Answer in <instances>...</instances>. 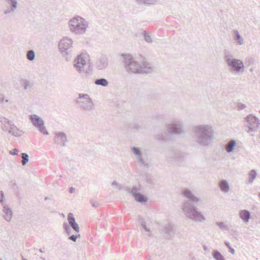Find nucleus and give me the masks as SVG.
<instances>
[{
  "instance_id": "obj_38",
  "label": "nucleus",
  "mask_w": 260,
  "mask_h": 260,
  "mask_svg": "<svg viewBox=\"0 0 260 260\" xmlns=\"http://www.w3.org/2000/svg\"><path fill=\"white\" fill-rule=\"evenodd\" d=\"M155 138L157 140L162 141L165 139V136L162 133H160L155 135Z\"/></svg>"
},
{
  "instance_id": "obj_1",
  "label": "nucleus",
  "mask_w": 260,
  "mask_h": 260,
  "mask_svg": "<svg viewBox=\"0 0 260 260\" xmlns=\"http://www.w3.org/2000/svg\"><path fill=\"white\" fill-rule=\"evenodd\" d=\"M182 194L187 199L182 203V210L186 217L196 222H202L206 218L201 211L198 210V205L202 199L194 195L189 189L183 190Z\"/></svg>"
},
{
  "instance_id": "obj_37",
  "label": "nucleus",
  "mask_w": 260,
  "mask_h": 260,
  "mask_svg": "<svg viewBox=\"0 0 260 260\" xmlns=\"http://www.w3.org/2000/svg\"><path fill=\"white\" fill-rule=\"evenodd\" d=\"M83 73H85V76L86 77H87L91 75L92 74V68H91V66H89L88 67V68L86 69L85 72H84Z\"/></svg>"
},
{
  "instance_id": "obj_7",
  "label": "nucleus",
  "mask_w": 260,
  "mask_h": 260,
  "mask_svg": "<svg viewBox=\"0 0 260 260\" xmlns=\"http://www.w3.org/2000/svg\"><path fill=\"white\" fill-rule=\"evenodd\" d=\"M76 103L80 109L84 111H90L94 109V103L89 95L86 93H79Z\"/></svg>"
},
{
  "instance_id": "obj_58",
  "label": "nucleus",
  "mask_w": 260,
  "mask_h": 260,
  "mask_svg": "<svg viewBox=\"0 0 260 260\" xmlns=\"http://www.w3.org/2000/svg\"><path fill=\"white\" fill-rule=\"evenodd\" d=\"M44 249V248L39 249V251L41 252H42V253L45 252Z\"/></svg>"
},
{
  "instance_id": "obj_60",
  "label": "nucleus",
  "mask_w": 260,
  "mask_h": 260,
  "mask_svg": "<svg viewBox=\"0 0 260 260\" xmlns=\"http://www.w3.org/2000/svg\"><path fill=\"white\" fill-rule=\"evenodd\" d=\"M0 203H3V198L1 197L0 198Z\"/></svg>"
},
{
  "instance_id": "obj_22",
  "label": "nucleus",
  "mask_w": 260,
  "mask_h": 260,
  "mask_svg": "<svg viewBox=\"0 0 260 260\" xmlns=\"http://www.w3.org/2000/svg\"><path fill=\"white\" fill-rule=\"evenodd\" d=\"M234 39L237 43L239 45H241L244 44L243 39L241 36L239 31L237 30H234Z\"/></svg>"
},
{
  "instance_id": "obj_29",
  "label": "nucleus",
  "mask_w": 260,
  "mask_h": 260,
  "mask_svg": "<svg viewBox=\"0 0 260 260\" xmlns=\"http://www.w3.org/2000/svg\"><path fill=\"white\" fill-rule=\"evenodd\" d=\"M8 133L12 134L15 137H19L22 135V132L18 128L15 129V130H9Z\"/></svg>"
},
{
  "instance_id": "obj_9",
  "label": "nucleus",
  "mask_w": 260,
  "mask_h": 260,
  "mask_svg": "<svg viewBox=\"0 0 260 260\" xmlns=\"http://www.w3.org/2000/svg\"><path fill=\"white\" fill-rule=\"evenodd\" d=\"M167 130L170 134L182 135L184 132L183 123L181 121H174L166 125Z\"/></svg>"
},
{
  "instance_id": "obj_16",
  "label": "nucleus",
  "mask_w": 260,
  "mask_h": 260,
  "mask_svg": "<svg viewBox=\"0 0 260 260\" xmlns=\"http://www.w3.org/2000/svg\"><path fill=\"white\" fill-rule=\"evenodd\" d=\"M29 120L31 121L34 126L37 128L44 125L43 120L37 115L32 114L30 115Z\"/></svg>"
},
{
  "instance_id": "obj_48",
  "label": "nucleus",
  "mask_w": 260,
  "mask_h": 260,
  "mask_svg": "<svg viewBox=\"0 0 260 260\" xmlns=\"http://www.w3.org/2000/svg\"><path fill=\"white\" fill-rule=\"evenodd\" d=\"M23 84H24L23 86H24V89H27L28 87L29 86V81L26 80L24 81Z\"/></svg>"
},
{
  "instance_id": "obj_12",
  "label": "nucleus",
  "mask_w": 260,
  "mask_h": 260,
  "mask_svg": "<svg viewBox=\"0 0 260 260\" xmlns=\"http://www.w3.org/2000/svg\"><path fill=\"white\" fill-rule=\"evenodd\" d=\"M86 64V61L83 58L82 54L77 56L74 60L73 66L79 74L83 73L84 71V67Z\"/></svg>"
},
{
  "instance_id": "obj_30",
  "label": "nucleus",
  "mask_w": 260,
  "mask_h": 260,
  "mask_svg": "<svg viewBox=\"0 0 260 260\" xmlns=\"http://www.w3.org/2000/svg\"><path fill=\"white\" fill-rule=\"evenodd\" d=\"M138 4L153 5L157 0H136Z\"/></svg>"
},
{
  "instance_id": "obj_21",
  "label": "nucleus",
  "mask_w": 260,
  "mask_h": 260,
  "mask_svg": "<svg viewBox=\"0 0 260 260\" xmlns=\"http://www.w3.org/2000/svg\"><path fill=\"white\" fill-rule=\"evenodd\" d=\"M236 141L235 140H232L229 141L225 145V149L228 153L232 152L236 146Z\"/></svg>"
},
{
  "instance_id": "obj_11",
  "label": "nucleus",
  "mask_w": 260,
  "mask_h": 260,
  "mask_svg": "<svg viewBox=\"0 0 260 260\" xmlns=\"http://www.w3.org/2000/svg\"><path fill=\"white\" fill-rule=\"evenodd\" d=\"M176 230L175 225L171 223H168L164 225L161 233L167 240H171L175 235Z\"/></svg>"
},
{
  "instance_id": "obj_61",
  "label": "nucleus",
  "mask_w": 260,
  "mask_h": 260,
  "mask_svg": "<svg viewBox=\"0 0 260 260\" xmlns=\"http://www.w3.org/2000/svg\"><path fill=\"white\" fill-rule=\"evenodd\" d=\"M4 101V98H2L1 99V103H3Z\"/></svg>"
},
{
  "instance_id": "obj_34",
  "label": "nucleus",
  "mask_w": 260,
  "mask_h": 260,
  "mask_svg": "<svg viewBox=\"0 0 260 260\" xmlns=\"http://www.w3.org/2000/svg\"><path fill=\"white\" fill-rule=\"evenodd\" d=\"M144 37L145 41L147 43H152V40L150 35H149L146 31H143Z\"/></svg>"
},
{
  "instance_id": "obj_20",
  "label": "nucleus",
  "mask_w": 260,
  "mask_h": 260,
  "mask_svg": "<svg viewBox=\"0 0 260 260\" xmlns=\"http://www.w3.org/2000/svg\"><path fill=\"white\" fill-rule=\"evenodd\" d=\"M219 186L221 190L224 192H227L229 190L230 186L228 181L225 180H222L219 182Z\"/></svg>"
},
{
  "instance_id": "obj_2",
  "label": "nucleus",
  "mask_w": 260,
  "mask_h": 260,
  "mask_svg": "<svg viewBox=\"0 0 260 260\" xmlns=\"http://www.w3.org/2000/svg\"><path fill=\"white\" fill-rule=\"evenodd\" d=\"M126 71L128 73H149L152 71L151 63L142 56L134 58L131 54H121Z\"/></svg>"
},
{
  "instance_id": "obj_5",
  "label": "nucleus",
  "mask_w": 260,
  "mask_h": 260,
  "mask_svg": "<svg viewBox=\"0 0 260 260\" xmlns=\"http://www.w3.org/2000/svg\"><path fill=\"white\" fill-rule=\"evenodd\" d=\"M70 30L76 35L84 34L88 26V22L84 18L77 16L69 22Z\"/></svg>"
},
{
  "instance_id": "obj_44",
  "label": "nucleus",
  "mask_w": 260,
  "mask_h": 260,
  "mask_svg": "<svg viewBox=\"0 0 260 260\" xmlns=\"http://www.w3.org/2000/svg\"><path fill=\"white\" fill-rule=\"evenodd\" d=\"M246 107V106L243 103H239L237 104V108L239 110L244 109Z\"/></svg>"
},
{
  "instance_id": "obj_10",
  "label": "nucleus",
  "mask_w": 260,
  "mask_h": 260,
  "mask_svg": "<svg viewBox=\"0 0 260 260\" xmlns=\"http://www.w3.org/2000/svg\"><path fill=\"white\" fill-rule=\"evenodd\" d=\"M166 157L168 160L172 161L174 160L176 162L181 161L183 158V154L179 150L174 149L168 150L166 153Z\"/></svg>"
},
{
  "instance_id": "obj_64",
  "label": "nucleus",
  "mask_w": 260,
  "mask_h": 260,
  "mask_svg": "<svg viewBox=\"0 0 260 260\" xmlns=\"http://www.w3.org/2000/svg\"><path fill=\"white\" fill-rule=\"evenodd\" d=\"M206 249H207V247H204V249L206 250Z\"/></svg>"
},
{
  "instance_id": "obj_23",
  "label": "nucleus",
  "mask_w": 260,
  "mask_h": 260,
  "mask_svg": "<svg viewBox=\"0 0 260 260\" xmlns=\"http://www.w3.org/2000/svg\"><path fill=\"white\" fill-rule=\"evenodd\" d=\"M133 197L137 202L141 204H144L147 201V198L140 193L134 196Z\"/></svg>"
},
{
  "instance_id": "obj_24",
  "label": "nucleus",
  "mask_w": 260,
  "mask_h": 260,
  "mask_svg": "<svg viewBox=\"0 0 260 260\" xmlns=\"http://www.w3.org/2000/svg\"><path fill=\"white\" fill-rule=\"evenodd\" d=\"M257 176V173L255 170H251L248 173V180L247 184H252Z\"/></svg>"
},
{
  "instance_id": "obj_13",
  "label": "nucleus",
  "mask_w": 260,
  "mask_h": 260,
  "mask_svg": "<svg viewBox=\"0 0 260 260\" xmlns=\"http://www.w3.org/2000/svg\"><path fill=\"white\" fill-rule=\"evenodd\" d=\"M6 4L7 9L4 11V14L8 15L13 14L18 6L17 0H4Z\"/></svg>"
},
{
  "instance_id": "obj_18",
  "label": "nucleus",
  "mask_w": 260,
  "mask_h": 260,
  "mask_svg": "<svg viewBox=\"0 0 260 260\" xmlns=\"http://www.w3.org/2000/svg\"><path fill=\"white\" fill-rule=\"evenodd\" d=\"M3 211L5 213V215L4 216L5 219L7 221H10L13 214L11 209L6 205H3Z\"/></svg>"
},
{
  "instance_id": "obj_57",
  "label": "nucleus",
  "mask_w": 260,
  "mask_h": 260,
  "mask_svg": "<svg viewBox=\"0 0 260 260\" xmlns=\"http://www.w3.org/2000/svg\"><path fill=\"white\" fill-rule=\"evenodd\" d=\"M136 156L138 159H139L142 157L141 152L140 153L139 155H137Z\"/></svg>"
},
{
  "instance_id": "obj_43",
  "label": "nucleus",
  "mask_w": 260,
  "mask_h": 260,
  "mask_svg": "<svg viewBox=\"0 0 260 260\" xmlns=\"http://www.w3.org/2000/svg\"><path fill=\"white\" fill-rule=\"evenodd\" d=\"M80 237V234H78V235H72L69 237V239L70 240L73 241V242H76L77 240V237Z\"/></svg>"
},
{
  "instance_id": "obj_39",
  "label": "nucleus",
  "mask_w": 260,
  "mask_h": 260,
  "mask_svg": "<svg viewBox=\"0 0 260 260\" xmlns=\"http://www.w3.org/2000/svg\"><path fill=\"white\" fill-rule=\"evenodd\" d=\"M225 245L229 249V251L233 254H234L235 253V251L233 248L231 247L230 243L229 242L226 241L225 242Z\"/></svg>"
},
{
  "instance_id": "obj_62",
  "label": "nucleus",
  "mask_w": 260,
  "mask_h": 260,
  "mask_svg": "<svg viewBox=\"0 0 260 260\" xmlns=\"http://www.w3.org/2000/svg\"><path fill=\"white\" fill-rule=\"evenodd\" d=\"M41 258L43 260H45V258L44 257H41Z\"/></svg>"
},
{
  "instance_id": "obj_3",
  "label": "nucleus",
  "mask_w": 260,
  "mask_h": 260,
  "mask_svg": "<svg viewBox=\"0 0 260 260\" xmlns=\"http://www.w3.org/2000/svg\"><path fill=\"white\" fill-rule=\"evenodd\" d=\"M195 141L201 146H209L213 140L214 131L209 125H199L194 127Z\"/></svg>"
},
{
  "instance_id": "obj_33",
  "label": "nucleus",
  "mask_w": 260,
  "mask_h": 260,
  "mask_svg": "<svg viewBox=\"0 0 260 260\" xmlns=\"http://www.w3.org/2000/svg\"><path fill=\"white\" fill-rule=\"evenodd\" d=\"M141 226H142L143 229L147 233L146 234V235L148 236H152V232L151 231L150 228H148L146 226V223L145 221H144L143 223L140 224Z\"/></svg>"
},
{
  "instance_id": "obj_51",
  "label": "nucleus",
  "mask_w": 260,
  "mask_h": 260,
  "mask_svg": "<svg viewBox=\"0 0 260 260\" xmlns=\"http://www.w3.org/2000/svg\"><path fill=\"white\" fill-rule=\"evenodd\" d=\"M70 225L69 224H68L67 223H64L63 224V229L64 230V231H67L68 230V229H69L70 227Z\"/></svg>"
},
{
  "instance_id": "obj_32",
  "label": "nucleus",
  "mask_w": 260,
  "mask_h": 260,
  "mask_svg": "<svg viewBox=\"0 0 260 260\" xmlns=\"http://www.w3.org/2000/svg\"><path fill=\"white\" fill-rule=\"evenodd\" d=\"M140 191V185H139L138 186H133L131 190V193L132 194L133 197L138 194L139 191Z\"/></svg>"
},
{
  "instance_id": "obj_8",
  "label": "nucleus",
  "mask_w": 260,
  "mask_h": 260,
  "mask_svg": "<svg viewBox=\"0 0 260 260\" xmlns=\"http://www.w3.org/2000/svg\"><path fill=\"white\" fill-rule=\"evenodd\" d=\"M245 120L247 122L246 126L248 127L247 133L253 136L260 126L259 120L252 114L247 115L245 118Z\"/></svg>"
},
{
  "instance_id": "obj_55",
  "label": "nucleus",
  "mask_w": 260,
  "mask_h": 260,
  "mask_svg": "<svg viewBox=\"0 0 260 260\" xmlns=\"http://www.w3.org/2000/svg\"><path fill=\"white\" fill-rule=\"evenodd\" d=\"M75 191V188L73 187H71L69 189V192L71 193H73Z\"/></svg>"
},
{
  "instance_id": "obj_6",
  "label": "nucleus",
  "mask_w": 260,
  "mask_h": 260,
  "mask_svg": "<svg viewBox=\"0 0 260 260\" xmlns=\"http://www.w3.org/2000/svg\"><path fill=\"white\" fill-rule=\"evenodd\" d=\"M73 41L68 37L63 38L58 43V49L63 57L68 61L72 57Z\"/></svg>"
},
{
  "instance_id": "obj_52",
  "label": "nucleus",
  "mask_w": 260,
  "mask_h": 260,
  "mask_svg": "<svg viewBox=\"0 0 260 260\" xmlns=\"http://www.w3.org/2000/svg\"><path fill=\"white\" fill-rule=\"evenodd\" d=\"M123 189L126 192H128V193H131V189L129 187H127V186H125L123 188Z\"/></svg>"
},
{
  "instance_id": "obj_26",
  "label": "nucleus",
  "mask_w": 260,
  "mask_h": 260,
  "mask_svg": "<svg viewBox=\"0 0 260 260\" xmlns=\"http://www.w3.org/2000/svg\"><path fill=\"white\" fill-rule=\"evenodd\" d=\"M212 256L216 260H225L224 256L217 250L213 251Z\"/></svg>"
},
{
  "instance_id": "obj_19",
  "label": "nucleus",
  "mask_w": 260,
  "mask_h": 260,
  "mask_svg": "<svg viewBox=\"0 0 260 260\" xmlns=\"http://www.w3.org/2000/svg\"><path fill=\"white\" fill-rule=\"evenodd\" d=\"M240 217L245 222H248L250 218V213L248 210H243L241 211Z\"/></svg>"
},
{
  "instance_id": "obj_36",
  "label": "nucleus",
  "mask_w": 260,
  "mask_h": 260,
  "mask_svg": "<svg viewBox=\"0 0 260 260\" xmlns=\"http://www.w3.org/2000/svg\"><path fill=\"white\" fill-rule=\"evenodd\" d=\"M37 128H38V129L40 133L43 134L44 135H49V133L46 129V128H45V126H44V125H43V126H41L40 127H37Z\"/></svg>"
},
{
  "instance_id": "obj_59",
  "label": "nucleus",
  "mask_w": 260,
  "mask_h": 260,
  "mask_svg": "<svg viewBox=\"0 0 260 260\" xmlns=\"http://www.w3.org/2000/svg\"><path fill=\"white\" fill-rule=\"evenodd\" d=\"M1 197H4V193L2 191H1Z\"/></svg>"
},
{
  "instance_id": "obj_31",
  "label": "nucleus",
  "mask_w": 260,
  "mask_h": 260,
  "mask_svg": "<svg viewBox=\"0 0 260 260\" xmlns=\"http://www.w3.org/2000/svg\"><path fill=\"white\" fill-rule=\"evenodd\" d=\"M216 225L218 226L221 230H230L229 226L225 224L223 222H216Z\"/></svg>"
},
{
  "instance_id": "obj_53",
  "label": "nucleus",
  "mask_w": 260,
  "mask_h": 260,
  "mask_svg": "<svg viewBox=\"0 0 260 260\" xmlns=\"http://www.w3.org/2000/svg\"><path fill=\"white\" fill-rule=\"evenodd\" d=\"M90 203H91V205H92V207H96V206H98V202L91 201L90 202Z\"/></svg>"
},
{
  "instance_id": "obj_40",
  "label": "nucleus",
  "mask_w": 260,
  "mask_h": 260,
  "mask_svg": "<svg viewBox=\"0 0 260 260\" xmlns=\"http://www.w3.org/2000/svg\"><path fill=\"white\" fill-rule=\"evenodd\" d=\"M139 162L145 168H149V165L148 164V163L145 161L143 158L142 157L141 158L138 159Z\"/></svg>"
},
{
  "instance_id": "obj_4",
  "label": "nucleus",
  "mask_w": 260,
  "mask_h": 260,
  "mask_svg": "<svg viewBox=\"0 0 260 260\" xmlns=\"http://www.w3.org/2000/svg\"><path fill=\"white\" fill-rule=\"evenodd\" d=\"M223 54L224 61L231 73L237 74L244 73L245 66L242 60L235 58L233 54L228 49L224 50Z\"/></svg>"
},
{
  "instance_id": "obj_56",
  "label": "nucleus",
  "mask_w": 260,
  "mask_h": 260,
  "mask_svg": "<svg viewBox=\"0 0 260 260\" xmlns=\"http://www.w3.org/2000/svg\"><path fill=\"white\" fill-rule=\"evenodd\" d=\"M66 232V233L68 235H70L71 234V228H70L69 229H68V230L67 231H65Z\"/></svg>"
},
{
  "instance_id": "obj_46",
  "label": "nucleus",
  "mask_w": 260,
  "mask_h": 260,
  "mask_svg": "<svg viewBox=\"0 0 260 260\" xmlns=\"http://www.w3.org/2000/svg\"><path fill=\"white\" fill-rule=\"evenodd\" d=\"M9 126H10L9 124H8V125L7 124H5V125H1V128L3 131L8 132V131L9 130L8 129Z\"/></svg>"
},
{
  "instance_id": "obj_42",
  "label": "nucleus",
  "mask_w": 260,
  "mask_h": 260,
  "mask_svg": "<svg viewBox=\"0 0 260 260\" xmlns=\"http://www.w3.org/2000/svg\"><path fill=\"white\" fill-rule=\"evenodd\" d=\"M132 151L133 153L136 155H139L140 153H141V151L138 147H133L131 148Z\"/></svg>"
},
{
  "instance_id": "obj_63",
  "label": "nucleus",
  "mask_w": 260,
  "mask_h": 260,
  "mask_svg": "<svg viewBox=\"0 0 260 260\" xmlns=\"http://www.w3.org/2000/svg\"><path fill=\"white\" fill-rule=\"evenodd\" d=\"M22 260H27V259L24 258L23 256H22Z\"/></svg>"
},
{
  "instance_id": "obj_14",
  "label": "nucleus",
  "mask_w": 260,
  "mask_h": 260,
  "mask_svg": "<svg viewBox=\"0 0 260 260\" xmlns=\"http://www.w3.org/2000/svg\"><path fill=\"white\" fill-rule=\"evenodd\" d=\"M108 66V60L106 55H102L100 57L96 63L95 67L99 70H103L107 68Z\"/></svg>"
},
{
  "instance_id": "obj_35",
  "label": "nucleus",
  "mask_w": 260,
  "mask_h": 260,
  "mask_svg": "<svg viewBox=\"0 0 260 260\" xmlns=\"http://www.w3.org/2000/svg\"><path fill=\"white\" fill-rule=\"evenodd\" d=\"M0 122L2 124V125H5V124H11L12 123V121L8 120L6 118L4 117H0Z\"/></svg>"
},
{
  "instance_id": "obj_54",
  "label": "nucleus",
  "mask_w": 260,
  "mask_h": 260,
  "mask_svg": "<svg viewBox=\"0 0 260 260\" xmlns=\"http://www.w3.org/2000/svg\"><path fill=\"white\" fill-rule=\"evenodd\" d=\"M140 125L138 123H134L133 125V127L135 129H138L140 128Z\"/></svg>"
},
{
  "instance_id": "obj_41",
  "label": "nucleus",
  "mask_w": 260,
  "mask_h": 260,
  "mask_svg": "<svg viewBox=\"0 0 260 260\" xmlns=\"http://www.w3.org/2000/svg\"><path fill=\"white\" fill-rule=\"evenodd\" d=\"M145 181L149 184H152L153 183V180L150 175L147 174L146 175Z\"/></svg>"
},
{
  "instance_id": "obj_28",
  "label": "nucleus",
  "mask_w": 260,
  "mask_h": 260,
  "mask_svg": "<svg viewBox=\"0 0 260 260\" xmlns=\"http://www.w3.org/2000/svg\"><path fill=\"white\" fill-rule=\"evenodd\" d=\"M21 163L23 166H25L29 160V155L26 153H22L21 154Z\"/></svg>"
},
{
  "instance_id": "obj_50",
  "label": "nucleus",
  "mask_w": 260,
  "mask_h": 260,
  "mask_svg": "<svg viewBox=\"0 0 260 260\" xmlns=\"http://www.w3.org/2000/svg\"><path fill=\"white\" fill-rule=\"evenodd\" d=\"M10 129L9 130H15V129H17L18 128L16 127V126L13 123V122H12V123H11V124H10Z\"/></svg>"
},
{
  "instance_id": "obj_49",
  "label": "nucleus",
  "mask_w": 260,
  "mask_h": 260,
  "mask_svg": "<svg viewBox=\"0 0 260 260\" xmlns=\"http://www.w3.org/2000/svg\"><path fill=\"white\" fill-rule=\"evenodd\" d=\"M138 221L139 224H141L143 223L145 221L141 216L139 215L138 217Z\"/></svg>"
},
{
  "instance_id": "obj_17",
  "label": "nucleus",
  "mask_w": 260,
  "mask_h": 260,
  "mask_svg": "<svg viewBox=\"0 0 260 260\" xmlns=\"http://www.w3.org/2000/svg\"><path fill=\"white\" fill-rule=\"evenodd\" d=\"M68 220L69 225L72 227V228L76 232L79 233L80 228L78 224L75 221V219L73 213H69L68 215Z\"/></svg>"
},
{
  "instance_id": "obj_27",
  "label": "nucleus",
  "mask_w": 260,
  "mask_h": 260,
  "mask_svg": "<svg viewBox=\"0 0 260 260\" xmlns=\"http://www.w3.org/2000/svg\"><path fill=\"white\" fill-rule=\"evenodd\" d=\"M27 59L29 61H33L35 58V53L33 50H29L26 53Z\"/></svg>"
},
{
  "instance_id": "obj_15",
  "label": "nucleus",
  "mask_w": 260,
  "mask_h": 260,
  "mask_svg": "<svg viewBox=\"0 0 260 260\" xmlns=\"http://www.w3.org/2000/svg\"><path fill=\"white\" fill-rule=\"evenodd\" d=\"M67 140L66 135L64 133L57 132L55 134V141L57 144L64 146Z\"/></svg>"
},
{
  "instance_id": "obj_25",
  "label": "nucleus",
  "mask_w": 260,
  "mask_h": 260,
  "mask_svg": "<svg viewBox=\"0 0 260 260\" xmlns=\"http://www.w3.org/2000/svg\"><path fill=\"white\" fill-rule=\"evenodd\" d=\"M94 84L97 85H101L106 87L108 85V82L107 80L105 78H100L96 79L94 81Z\"/></svg>"
},
{
  "instance_id": "obj_45",
  "label": "nucleus",
  "mask_w": 260,
  "mask_h": 260,
  "mask_svg": "<svg viewBox=\"0 0 260 260\" xmlns=\"http://www.w3.org/2000/svg\"><path fill=\"white\" fill-rule=\"evenodd\" d=\"M112 186L117 187L120 190L122 188V186L121 185L118 184L115 181H114L112 183Z\"/></svg>"
},
{
  "instance_id": "obj_47",
  "label": "nucleus",
  "mask_w": 260,
  "mask_h": 260,
  "mask_svg": "<svg viewBox=\"0 0 260 260\" xmlns=\"http://www.w3.org/2000/svg\"><path fill=\"white\" fill-rule=\"evenodd\" d=\"M18 150L16 148H14L12 150H11L10 151V153L11 154V155H17L18 154Z\"/></svg>"
}]
</instances>
